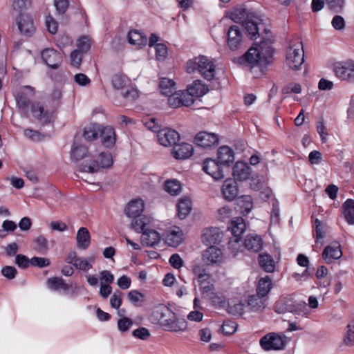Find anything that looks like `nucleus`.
Listing matches in <instances>:
<instances>
[{
    "mask_svg": "<svg viewBox=\"0 0 354 354\" xmlns=\"http://www.w3.org/2000/svg\"><path fill=\"white\" fill-rule=\"evenodd\" d=\"M45 24L46 28L50 33H57L58 30V23L50 14L46 17Z\"/></svg>",
    "mask_w": 354,
    "mask_h": 354,
    "instance_id": "53",
    "label": "nucleus"
},
{
    "mask_svg": "<svg viewBox=\"0 0 354 354\" xmlns=\"http://www.w3.org/2000/svg\"><path fill=\"white\" fill-rule=\"evenodd\" d=\"M48 287L54 290H68L70 286L65 283L64 280L61 277H52L47 280Z\"/></svg>",
    "mask_w": 354,
    "mask_h": 354,
    "instance_id": "41",
    "label": "nucleus"
},
{
    "mask_svg": "<svg viewBox=\"0 0 354 354\" xmlns=\"http://www.w3.org/2000/svg\"><path fill=\"white\" fill-rule=\"evenodd\" d=\"M31 112L34 118L43 124L49 123L53 118V113L45 109L39 102L32 105Z\"/></svg>",
    "mask_w": 354,
    "mask_h": 354,
    "instance_id": "22",
    "label": "nucleus"
},
{
    "mask_svg": "<svg viewBox=\"0 0 354 354\" xmlns=\"http://www.w3.org/2000/svg\"><path fill=\"white\" fill-rule=\"evenodd\" d=\"M130 84L129 78L123 75L115 74L111 78V84L114 89H125Z\"/></svg>",
    "mask_w": 354,
    "mask_h": 354,
    "instance_id": "40",
    "label": "nucleus"
},
{
    "mask_svg": "<svg viewBox=\"0 0 354 354\" xmlns=\"http://www.w3.org/2000/svg\"><path fill=\"white\" fill-rule=\"evenodd\" d=\"M343 214L349 225H354V200L347 199L342 205Z\"/></svg>",
    "mask_w": 354,
    "mask_h": 354,
    "instance_id": "39",
    "label": "nucleus"
},
{
    "mask_svg": "<svg viewBox=\"0 0 354 354\" xmlns=\"http://www.w3.org/2000/svg\"><path fill=\"white\" fill-rule=\"evenodd\" d=\"M203 261L207 265L219 264L223 261V254L221 249L210 246L205 250L202 255Z\"/></svg>",
    "mask_w": 354,
    "mask_h": 354,
    "instance_id": "16",
    "label": "nucleus"
},
{
    "mask_svg": "<svg viewBox=\"0 0 354 354\" xmlns=\"http://www.w3.org/2000/svg\"><path fill=\"white\" fill-rule=\"evenodd\" d=\"M194 148L192 145L182 142L174 145L172 149V154L176 159H186L192 156Z\"/></svg>",
    "mask_w": 354,
    "mask_h": 354,
    "instance_id": "26",
    "label": "nucleus"
},
{
    "mask_svg": "<svg viewBox=\"0 0 354 354\" xmlns=\"http://www.w3.org/2000/svg\"><path fill=\"white\" fill-rule=\"evenodd\" d=\"M87 154V147L78 140H75L71 151V159L79 161Z\"/></svg>",
    "mask_w": 354,
    "mask_h": 354,
    "instance_id": "35",
    "label": "nucleus"
},
{
    "mask_svg": "<svg viewBox=\"0 0 354 354\" xmlns=\"http://www.w3.org/2000/svg\"><path fill=\"white\" fill-rule=\"evenodd\" d=\"M77 247L82 250H86L91 244V235L84 227H80L76 235Z\"/></svg>",
    "mask_w": 354,
    "mask_h": 354,
    "instance_id": "32",
    "label": "nucleus"
},
{
    "mask_svg": "<svg viewBox=\"0 0 354 354\" xmlns=\"http://www.w3.org/2000/svg\"><path fill=\"white\" fill-rule=\"evenodd\" d=\"M127 297L130 302H131L133 304H136L140 301H143L145 296L139 291L133 290L128 293Z\"/></svg>",
    "mask_w": 354,
    "mask_h": 354,
    "instance_id": "61",
    "label": "nucleus"
},
{
    "mask_svg": "<svg viewBox=\"0 0 354 354\" xmlns=\"http://www.w3.org/2000/svg\"><path fill=\"white\" fill-rule=\"evenodd\" d=\"M126 91L122 93V96L127 100H135L139 97L138 91L129 85L125 88Z\"/></svg>",
    "mask_w": 354,
    "mask_h": 354,
    "instance_id": "57",
    "label": "nucleus"
},
{
    "mask_svg": "<svg viewBox=\"0 0 354 354\" xmlns=\"http://www.w3.org/2000/svg\"><path fill=\"white\" fill-rule=\"evenodd\" d=\"M304 62L303 44L299 38L290 41L286 50V63L290 69L297 71Z\"/></svg>",
    "mask_w": 354,
    "mask_h": 354,
    "instance_id": "4",
    "label": "nucleus"
},
{
    "mask_svg": "<svg viewBox=\"0 0 354 354\" xmlns=\"http://www.w3.org/2000/svg\"><path fill=\"white\" fill-rule=\"evenodd\" d=\"M144 202L142 199L138 198L129 202L125 209V214L128 217L137 218L139 217L144 210Z\"/></svg>",
    "mask_w": 354,
    "mask_h": 354,
    "instance_id": "27",
    "label": "nucleus"
},
{
    "mask_svg": "<svg viewBox=\"0 0 354 354\" xmlns=\"http://www.w3.org/2000/svg\"><path fill=\"white\" fill-rule=\"evenodd\" d=\"M160 240L158 232L156 230L147 228L142 234L141 242L147 246H153L158 244Z\"/></svg>",
    "mask_w": 354,
    "mask_h": 354,
    "instance_id": "33",
    "label": "nucleus"
},
{
    "mask_svg": "<svg viewBox=\"0 0 354 354\" xmlns=\"http://www.w3.org/2000/svg\"><path fill=\"white\" fill-rule=\"evenodd\" d=\"M267 299L257 294L249 295L246 300L247 305L253 312H262L266 307Z\"/></svg>",
    "mask_w": 354,
    "mask_h": 354,
    "instance_id": "28",
    "label": "nucleus"
},
{
    "mask_svg": "<svg viewBox=\"0 0 354 354\" xmlns=\"http://www.w3.org/2000/svg\"><path fill=\"white\" fill-rule=\"evenodd\" d=\"M160 89L163 95H169L176 91L175 82L166 77H163L160 81Z\"/></svg>",
    "mask_w": 354,
    "mask_h": 354,
    "instance_id": "43",
    "label": "nucleus"
},
{
    "mask_svg": "<svg viewBox=\"0 0 354 354\" xmlns=\"http://www.w3.org/2000/svg\"><path fill=\"white\" fill-rule=\"evenodd\" d=\"M272 288V279L270 277L266 276L261 278L257 286V294L266 298Z\"/></svg>",
    "mask_w": 354,
    "mask_h": 354,
    "instance_id": "37",
    "label": "nucleus"
},
{
    "mask_svg": "<svg viewBox=\"0 0 354 354\" xmlns=\"http://www.w3.org/2000/svg\"><path fill=\"white\" fill-rule=\"evenodd\" d=\"M151 318L164 328L165 330L171 332H183L187 328V322L178 317L169 308H163L155 311Z\"/></svg>",
    "mask_w": 354,
    "mask_h": 354,
    "instance_id": "2",
    "label": "nucleus"
},
{
    "mask_svg": "<svg viewBox=\"0 0 354 354\" xmlns=\"http://www.w3.org/2000/svg\"><path fill=\"white\" fill-rule=\"evenodd\" d=\"M195 144L204 149H209L218 144V137L214 133L201 131L194 138Z\"/></svg>",
    "mask_w": 354,
    "mask_h": 354,
    "instance_id": "12",
    "label": "nucleus"
},
{
    "mask_svg": "<svg viewBox=\"0 0 354 354\" xmlns=\"http://www.w3.org/2000/svg\"><path fill=\"white\" fill-rule=\"evenodd\" d=\"M218 160L220 164L223 165H230L234 160V153L233 150L227 146H221L218 150Z\"/></svg>",
    "mask_w": 354,
    "mask_h": 354,
    "instance_id": "30",
    "label": "nucleus"
},
{
    "mask_svg": "<svg viewBox=\"0 0 354 354\" xmlns=\"http://www.w3.org/2000/svg\"><path fill=\"white\" fill-rule=\"evenodd\" d=\"M272 53V46L263 42L250 48L243 55L239 58V62L249 67L255 77H259L265 73Z\"/></svg>",
    "mask_w": 354,
    "mask_h": 354,
    "instance_id": "1",
    "label": "nucleus"
},
{
    "mask_svg": "<svg viewBox=\"0 0 354 354\" xmlns=\"http://www.w3.org/2000/svg\"><path fill=\"white\" fill-rule=\"evenodd\" d=\"M36 249L40 252H45L48 250V241L46 239L41 235L38 236L35 240Z\"/></svg>",
    "mask_w": 354,
    "mask_h": 354,
    "instance_id": "59",
    "label": "nucleus"
},
{
    "mask_svg": "<svg viewBox=\"0 0 354 354\" xmlns=\"http://www.w3.org/2000/svg\"><path fill=\"white\" fill-rule=\"evenodd\" d=\"M244 35L241 28L237 25L231 26L227 31L226 43L231 50L241 48L243 43Z\"/></svg>",
    "mask_w": 354,
    "mask_h": 354,
    "instance_id": "8",
    "label": "nucleus"
},
{
    "mask_svg": "<svg viewBox=\"0 0 354 354\" xmlns=\"http://www.w3.org/2000/svg\"><path fill=\"white\" fill-rule=\"evenodd\" d=\"M223 234L217 227H209L203 231L202 241L207 245L213 246L221 241Z\"/></svg>",
    "mask_w": 354,
    "mask_h": 354,
    "instance_id": "19",
    "label": "nucleus"
},
{
    "mask_svg": "<svg viewBox=\"0 0 354 354\" xmlns=\"http://www.w3.org/2000/svg\"><path fill=\"white\" fill-rule=\"evenodd\" d=\"M100 136L102 138V144L106 147H113L116 141V136L114 129L112 127L108 126L104 128L100 127Z\"/></svg>",
    "mask_w": 354,
    "mask_h": 354,
    "instance_id": "29",
    "label": "nucleus"
},
{
    "mask_svg": "<svg viewBox=\"0 0 354 354\" xmlns=\"http://www.w3.org/2000/svg\"><path fill=\"white\" fill-rule=\"evenodd\" d=\"M76 45L77 47V50H79L81 53H85L91 48V38L86 35L81 36L77 40Z\"/></svg>",
    "mask_w": 354,
    "mask_h": 354,
    "instance_id": "48",
    "label": "nucleus"
},
{
    "mask_svg": "<svg viewBox=\"0 0 354 354\" xmlns=\"http://www.w3.org/2000/svg\"><path fill=\"white\" fill-rule=\"evenodd\" d=\"M221 192L228 201H232L239 195V188L236 182L231 178L226 179L222 185Z\"/></svg>",
    "mask_w": 354,
    "mask_h": 354,
    "instance_id": "18",
    "label": "nucleus"
},
{
    "mask_svg": "<svg viewBox=\"0 0 354 354\" xmlns=\"http://www.w3.org/2000/svg\"><path fill=\"white\" fill-rule=\"evenodd\" d=\"M54 6L58 14H64L69 6V0H55Z\"/></svg>",
    "mask_w": 354,
    "mask_h": 354,
    "instance_id": "60",
    "label": "nucleus"
},
{
    "mask_svg": "<svg viewBox=\"0 0 354 354\" xmlns=\"http://www.w3.org/2000/svg\"><path fill=\"white\" fill-rule=\"evenodd\" d=\"M16 102L19 108L24 109L28 106L30 101L26 94L21 91L16 95Z\"/></svg>",
    "mask_w": 354,
    "mask_h": 354,
    "instance_id": "64",
    "label": "nucleus"
},
{
    "mask_svg": "<svg viewBox=\"0 0 354 354\" xmlns=\"http://www.w3.org/2000/svg\"><path fill=\"white\" fill-rule=\"evenodd\" d=\"M127 39L130 44L136 46L138 48H141L147 44V36L136 30H130Z\"/></svg>",
    "mask_w": 354,
    "mask_h": 354,
    "instance_id": "31",
    "label": "nucleus"
},
{
    "mask_svg": "<svg viewBox=\"0 0 354 354\" xmlns=\"http://www.w3.org/2000/svg\"><path fill=\"white\" fill-rule=\"evenodd\" d=\"M32 0H12L11 6L14 10L22 12L23 10L30 8Z\"/></svg>",
    "mask_w": 354,
    "mask_h": 354,
    "instance_id": "49",
    "label": "nucleus"
},
{
    "mask_svg": "<svg viewBox=\"0 0 354 354\" xmlns=\"http://www.w3.org/2000/svg\"><path fill=\"white\" fill-rule=\"evenodd\" d=\"M181 189V184L177 180H169L165 182V189L171 195H178Z\"/></svg>",
    "mask_w": 354,
    "mask_h": 354,
    "instance_id": "46",
    "label": "nucleus"
},
{
    "mask_svg": "<svg viewBox=\"0 0 354 354\" xmlns=\"http://www.w3.org/2000/svg\"><path fill=\"white\" fill-rule=\"evenodd\" d=\"M192 208V201L188 197L181 198L177 204L178 215L180 218H185L191 212Z\"/></svg>",
    "mask_w": 354,
    "mask_h": 354,
    "instance_id": "38",
    "label": "nucleus"
},
{
    "mask_svg": "<svg viewBox=\"0 0 354 354\" xmlns=\"http://www.w3.org/2000/svg\"><path fill=\"white\" fill-rule=\"evenodd\" d=\"M16 23L20 32L26 36L32 35L35 30L34 19L30 13L21 12L16 18Z\"/></svg>",
    "mask_w": 354,
    "mask_h": 354,
    "instance_id": "9",
    "label": "nucleus"
},
{
    "mask_svg": "<svg viewBox=\"0 0 354 354\" xmlns=\"http://www.w3.org/2000/svg\"><path fill=\"white\" fill-rule=\"evenodd\" d=\"M223 165L214 159L207 158L203 164V170L214 180H219L225 177Z\"/></svg>",
    "mask_w": 354,
    "mask_h": 354,
    "instance_id": "11",
    "label": "nucleus"
},
{
    "mask_svg": "<svg viewBox=\"0 0 354 354\" xmlns=\"http://www.w3.org/2000/svg\"><path fill=\"white\" fill-rule=\"evenodd\" d=\"M158 142L164 147H170L179 140V133L170 128H163L157 134Z\"/></svg>",
    "mask_w": 354,
    "mask_h": 354,
    "instance_id": "13",
    "label": "nucleus"
},
{
    "mask_svg": "<svg viewBox=\"0 0 354 354\" xmlns=\"http://www.w3.org/2000/svg\"><path fill=\"white\" fill-rule=\"evenodd\" d=\"M343 342L346 346H351L354 345V319L346 326V332Z\"/></svg>",
    "mask_w": 354,
    "mask_h": 354,
    "instance_id": "47",
    "label": "nucleus"
},
{
    "mask_svg": "<svg viewBox=\"0 0 354 354\" xmlns=\"http://www.w3.org/2000/svg\"><path fill=\"white\" fill-rule=\"evenodd\" d=\"M156 58L158 61H164L168 55L167 47L164 44H156L154 47Z\"/></svg>",
    "mask_w": 354,
    "mask_h": 354,
    "instance_id": "51",
    "label": "nucleus"
},
{
    "mask_svg": "<svg viewBox=\"0 0 354 354\" xmlns=\"http://www.w3.org/2000/svg\"><path fill=\"white\" fill-rule=\"evenodd\" d=\"M244 247L250 251L259 252L262 247L261 238L258 235H248L244 241Z\"/></svg>",
    "mask_w": 354,
    "mask_h": 354,
    "instance_id": "36",
    "label": "nucleus"
},
{
    "mask_svg": "<svg viewBox=\"0 0 354 354\" xmlns=\"http://www.w3.org/2000/svg\"><path fill=\"white\" fill-rule=\"evenodd\" d=\"M147 223L145 221V218H133L131 222V228L136 230L137 232H143L147 229Z\"/></svg>",
    "mask_w": 354,
    "mask_h": 354,
    "instance_id": "52",
    "label": "nucleus"
},
{
    "mask_svg": "<svg viewBox=\"0 0 354 354\" xmlns=\"http://www.w3.org/2000/svg\"><path fill=\"white\" fill-rule=\"evenodd\" d=\"M287 337L283 335L270 333L260 339V345L265 351H278L285 348Z\"/></svg>",
    "mask_w": 354,
    "mask_h": 354,
    "instance_id": "6",
    "label": "nucleus"
},
{
    "mask_svg": "<svg viewBox=\"0 0 354 354\" xmlns=\"http://www.w3.org/2000/svg\"><path fill=\"white\" fill-rule=\"evenodd\" d=\"M73 39L66 35H62L59 36L57 39V46L63 49L64 48L71 46L73 44Z\"/></svg>",
    "mask_w": 354,
    "mask_h": 354,
    "instance_id": "56",
    "label": "nucleus"
},
{
    "mask_svg": "<svg viewBox=\"0 0 354 354\" xmlns=\"http://www.w3.org/2000/svg\"><path fill=\"white\" fill-rule=\"evenodd\" d=\"M261 19L257 17H248L243 22V26L252 39H257L259 36L260 26L262 25Z\"/></svg>",
    "mask_w": 354,
    "mask_h": 354,
    "instance_id": "23",
    "label": "nucleus"
},
{
    "mask_svg": "<svg viewBox=\"0 0 354 354\" xmlns=\"http://www.w3.org/2000/svg\"><path fill=\"white\" fill-rule=\"evenodd\" d=\"M305 306L306 304L304 302L301 301H294L292 299L290 304V308L292 310H290V313L297 315H301L305 310Z\"/></svg>",
    "mask_w": 354,
    "mask_h": 354,
    "instance_id": "55",
    "label": "nucleus"
},
{
    "mask_svg": "<svg viewBox=\"0 0 354 354\" xmlns=\"http://www.w3.org/2000/svg\"><path fill=\"white\" fill-rule=\"evenodd\" d=\"M207 91L208 88L201 81H196L185 90V94L192 100V104H193L196 98L204 95Z\"/></svg>",
    "mask_w": 354,
    "mask_h": 354,
    "instance_id": "21",
    "label": "nucleus"
},
{
    "mask_svg": "<svg viewBox=\"0 0 354 354\" xmlns=\"http://www.w3.org/2000/svg\"><path fill=\"white\" fill-rule=\"evenodd\" d=\"M50 261L48 259L39 257H34L30 259V264L39 268H45L50 265Z\"/></svg>",
    "mask_w": 354,
    "mask_h": 354,
    "instance_id": "62",
    "label": "nucleus"
},
{
    "mask_svg": "<svg viewBox=\"0 0 354 354\" xmlns=\"http://www.w3.org/2000/svg\"><path fill=\"white\" fill-rule=\"evenodd\" d=\"M335 75L342 80L354 81V61L337 63L334 66Z\"/></svg>",
    "mask_w": 354,
    "mask_h": 354,
    "instance_id": "10",
    "label": "nucleus"
},
{
    "mask_svg": "<svg viewBox=\"0 0 354 354\" xmlns=\"http://www.w3.org/2000/svg\"><path fill=\"white\" fill-rule=\"evenodd\" d=\"M192 272L197 278L201 286L208 283L210 280L211 275L208 272L206 266L201 262H195L192 267Z\"/></svg>",
    "mask_w": 354,
    "mask_h": 354,
    "instance_id": "25",
    "label": "nucleus"
},
{
    "mask_svg": "<svg viewBox=\"0 0 354 354\" xmlns=\"http://www.w3.org/2000/svg\"><path fill=\"white\" fill-rule=\"evenodd\" d=\"M342 257L341 245L339 243L335 242L327 245L323 250L322 258L325 263L330 264Z\"/></svg>",
    "mask_w": 354,
    "mask_h": 354,
    "instance_id": "14",
    "label": "nucleus"
},
{
    "mask_svg": "<svg viewBox=\"0 0 354 354\" xmlns=\"http://www.w3.org/2000/svg\"><path fill=\"white\" fill-rule=\"evenodd\" d=\"M228 245L234 256H236L239 252H243V246L241 243V238H231Z\"/></svg>",
    "mask_w": 354,
    "mask_h": 354,
    "instance_id": "50",
    "label": "nucleus"
},
{
    "mask_svg": "<svg viewBox=\"0 0 354 354\" xmlns=\"http://www.w3.org/2000/svg\"><path fill=\"white\" fill-rule=\"evenodd\" d=\"M95 261V257H80L75 251L70 252L65 259L66 263L72 264L76 269L84 272H87L93 268Z\"/></svg>",
    "mask_w": 354,
    "mask_h": 354,
    "instance_id": "7",
    "label": "nucleus"
},
{
    "mask_svg": "<svg viewBox=\"0 0 354 354\" xmlns=\"http://www.w3.org/2000/svg\"><path fill=\"white\" fill-rule=\"evenodd\" d=\"M41 58L48 66L57 68L62 64V55L53 48H46L41 52Z\"/></svg>",
    "mask_w": 354,
    "mask_h": 354,
    "instance_id": "15",
    "label": "nucleus"
},
{
    "mask_svg": "<svg viewBox=\"0 0 354 354\" xmlns=\"http://www.w3.org/2000/svg\"><path fill=\"white\" fill-rule=\"evenodd\" d=\"M113 158L109 152H102L97 160L90 161L80 166V170L84 172H97L100 168L107 169L113 165Z\"/></svg>",
    "mask_w": 354,
    "mask_h": 354,
    "instance_id": "5",
    "label": "nucleus"
},
{
    "mask_svg": "<svg viewBox=\"0 0 354 354\" xmlns=\"http://www.w3.org/2000/svg\"><path fill=\"white\" fill-rule=\"evenodd\" d=\"M291 297H285L276 302L274 310L277 313H285L292 310L290 308Z\"/></svg>",
    "mask_w": 354,
    "mask_h": 354,
    "instance_id": "45",
    "label": "nucleus"
},
{
    "mask_svg": "<svg viewBox=\"0 0 354 354\" xmlns=\"http://www.w3.org/2000/svg\"><path fill=\"white\" fill-rule=\"evenodd\" d=\"M185 91H174L168 95V104L171 108H178L182 106H189L192 105V100L185 94Z\"/></svg>",
    "mask_w": 354,
    "mask_h": 354,
    "instance_id": "17",
    "label": "nucleus"
},
{
    "mask_svg": "<svg viewBox=\"0 0 354 354\" xmlns=\"http://www.w3.org/2000/svg\"><path fill=\"white\" fill-rule=\"evenodd\" d=\"M259 263L260 266L267 272H272L274 270V263L269 254H260L259 255Z\"/></svg>",
    "mask_w": 354,
    "mask_h": 354,
    "instance_id": "42",
    "label": "nucleus"
},
{
    "mask_svg": "<svg viewBox=\"0 0 354 354\" xmlns=\"http://www.w3.org/2000/svg\"><path fill=\"white\" fill-rule=\"evenodd\" d=\"M186 70L189 73L198 71L207 80H213L216 74V67L212 59L203 55L189 60L186 65Z\"/></svg>",
    "mask_w": 354,
    "mask_h": 354,
    "instance_id": "3",
    "label": "nucleus"
},
{
    "mask_svg": "<svg viewBox=\"0 0 354 354\" xmlns=\"http://www.w3.org/2000/svg\"><path fill=\"white\" fill-rule=\"evenodd\" d=\"M326 3L331 10L339 12L344 6L345 0H326Z\"/></svg>",
    "mask_w": 354,
    "mask_h": 354,
    "instance_id": "54",
    "label": "nucleus"
},
{
    "mask_svg": "<svg viewBox=\"0 0 354 354\" xmlns=\"http://www.w3.org/2000/svg\"><path fill=\"white\" fill-rule=\"evenodd\" d=\"M100 127L97 124H91L84 128L83 136L85 140L91 141L95 140L100 133Z\"/></svg>",
    "mask_w": 354,
    "mask_h": 354,
    "instance_id": "44",
    "label": "nucleus"
},
{
    "mask_svg": "<svg viewBox=\"0 0 354 354\" xmlns=\"http://www.w3.org/2000/svg\"><path fill=\"white\" fill-rule=\"evenodd\" d=\"M100 284H111L114 281V275L107 270H104L100 272Z\"/></svg>",
    "mask_w": 354,
    "mask_h": 354,
    "instance_id": "58",
    "label": "nucleus"
},
{
    "mask_svg": "<svg viewBox=\"0 0 354 354\" xmlns=\"http://www.w3.org/2000/svg\"><path fill=\"white\" fill-rule=\"evenodd\" d=\"M232 175L235 181L246 180L251 175L250 167L244 162L237 161L233 167Z\"/></svg>",
    "mask_w": 354,
    "mask_h": 354,
    "instance_id": "20",
    "label": "nucleus"
},
{
    "mask_svg": "<svg viewBox=\"0 0 354 354\" xmlns=\"http://www.w3.org/2000/svg\"><path fill=\"white\" fill-rule=\"evenodd\" d=\"M82 53L79 50H74L70 55L71 64L75 67H78L82 60Z\"/></svg>",
    "mask_w": 354,
    "mask_h": 354,
    "instance_id": "63",
    "label": "nucleus"
},
{
    "mask_svg": "<svg viewBox=\"0 0 354 354\" xmlns=\"http://www.w3.org/2000/svg\"><path fill=\"white\" fill-rule=\"evenodd\" d=\"M184 234L179 227L173 226L166 232L165 239L167 244L172 247H176L182 243Z\"/></svg>",
    "mask_w": 354,
    "mask_h": 354,
    "instance_id": "24",
    "label": "nucleus"
},
{
    "mask_svg": "<svg viewBox=\"0 0 354 354\" xmlns=\"http://www.w3.org/2000/svg\"><path fill=\"white\" fill-rule=\"evenodd\" d=\"M245 227L246 225L244 220L241 217H236L231 221L228 230L231 231L233 237L241 238V236L245 230Z\"/></svg>",
    "mask_w": 354,
    "mask_h": 354,
    "instance_id": "34",
    "label": "nucleus"
}]
</instances>
